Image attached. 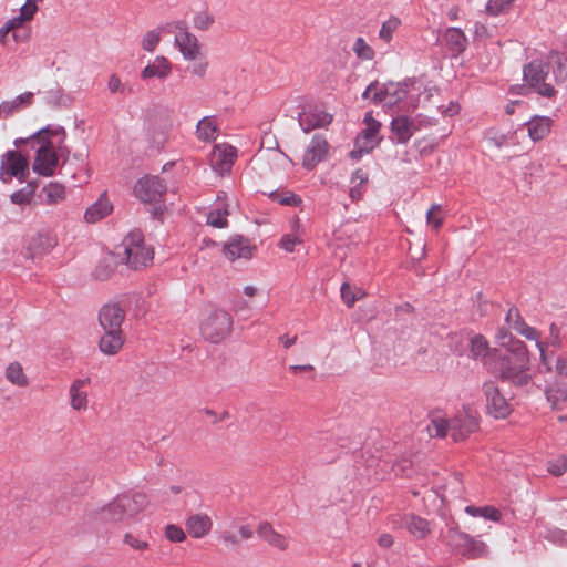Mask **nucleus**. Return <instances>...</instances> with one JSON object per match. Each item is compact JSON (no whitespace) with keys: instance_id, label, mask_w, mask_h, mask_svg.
<instances>
[{"instance_id":"obj_8","label":"nucleus","mask_w":567,"mask_h":567,"mask_svg":"<svg viewBox=\"0 0 567 567\" xmlns=\"http://www.w3.org/2000/svg\"><path fill=\"white\" fill-rule=\"evenodd\" d=\"M30 173L29 157L20 150H9L0 158V181L11 183L13 178L23 182Z\"/></svg>"},{"instance_id":"obj_48","label":"nucleus","mask_w":567,"mask_h":567,"mask_svg":"<svg viewBox=\"0 0 567 567\" xmlns=\"http://www.w3.org/2000/svg\"><path fill=\"white\" fill-rule=\"evenodd\" d=\"M161 41H162L161 30L159 29L150 30L143 35V38L141 40V47L144 51L152 53L155 51V49L161 43Z\"/></svg>"},{"instance_id":"obj_35","label":"nucleus","mask_w":567,"mask_h":567,"mask_svg":"<svg viewBox=\"0 0 567 567\" xmlns=\"http://www.w3.org/2000/svg\"><path fill=\"white\" fill-rule=\"evenodd\" d=\"M252 537V529L249 525H236L233 529L221 533L220 540L227 547H236L240 540H246Z\"/></svg>"},{"instance_id":"obj_44","label":"nucleus","mask_w":567,"mask_h":567,"mask_svg":"<svg viewBox=\"0 0 567 567\" xmlns=\"http://www.w3.org/2000/svg\"><path fill=\"white\" fill-rule=\"evenodd\" d=\"M402 21L400 18L391 16L382 23L378 33L379 39L384 43H390L393 39V34L399 30Z\"/></svg>"},{"instance_id":"obj_18","label":"nucleus","mask_w":567,"mask_h":567,"mask_svg":"<svg viewBox=\"0 0 567 567\" xmlns=\"http://www.w3.org/2000/svg\"><path fill=\"white\" fill-rule=\"evenodd\" d=\"M125 311L116 302L104 305L99 311V323L103 330L123 331Z\"/></svg>"},{"instance_id":"obj_54","label":"nucleus","mask_w":567,"mask_h":567,"mask_svg":"<svg viewBox=\"0 0 567 567\" xmlns=\"http://www.w3.org/2000/svg\"><path fill=\"white\" fill-rule=\"evenodd\" d=\"M165 537L172 543H182L186 539V533L184 529L175 524H168L165 527Z\"/></svg>"},{"instance_id":"obj_42","label":"nucleus","mask_w":567,"mask_h":567,"mask_svg":"<svg viewBox=\"0 0 567 567\" xmlns=\"http://www.w3.org/2000/svg\"><path fill=\"white\" fill-rule=\"evenodd\" d=\"M58 245V236L51 229H42L38 234V255H48Z\"/></svg>"},{"instance_id":"obj_43","label":"nucleus","mask_w":567,"mask_h":567,"mask_svg":"<svg viewBox=\"0 0 567 567\" xmlns=\"http://www.w3.org/2000/svg\"><path fill=\"white\" fill-rule=\"evenodd\" d=\"M35 196V181H30L27 183L24 187L14 192L10 196L11 203L16 205H27L30 204Z\"/></svg>"},{"instance_id":"obj_46","label":"nucleus","mask_w":567,"mask_h":567,"mask_svg":"<svg viewBox=\"0 0 567 567\" xmlns=\"http://www.w3.org/2000/svg\"><path fill=\"white\" fill-rule=\"evenodd\" d=\"M465 512L473 517L480 516L492 522H498L502 517L501 512L493 506L476 507L471 505L465 507Z\"/></svg>"},{"instance_id":"obj_2","label":"nucleus","mask_w":567,"mask_h":567,"mask_svg":"<svg viewBox=\"0 0 567 567\" xmlns=\"http://www.w3.org/2000/svg\"><path fill=\"white\" fill-rule=\"evenodd\" d=\"M66 133L60 125H49L38 130V175L53 176L59 167L69 157L65 145Z\"/></svg>"},{"instance_id":"obj_21","label":"nucleus","mask_w":567,"mask_h":567,"mask_svg":"<svg viewBox=\"0 0 567 567\" xmlns=\"http://www.w3.org/2000/svg\"><path fill=\"white\" fill-rule=\"evenodd\" d=\"M173 73V64L171 60L164 55H157L150 61L141 71L142 80L158 79L165 81Z\"/></svg>"},{"instance_id":"obj_24","label":"nucleus","mask_w":567,"mask_h":567,"mask_svg":"<svg viewBox=\"0 0 567 567\" xmlns=\"http://www.w3.org/2000/svg\"><path fill=\"white\" fill-rule=\"evenodd\" d=\"M417 130L414 120L406 115L396 116L391 122V131L401 144H406Z\"/></svg>"},{"instance_id":"obj_45","label":"nucleus","mask_w":567,"mask_h":567,"mask_svg":"<svg viewBox=\"0 0 567 567\" xmlns=\"http://www.w3.org/2000/svg\"><path fill=\"white\" fill-rule=\"evenodd\" d=\"M352 51L355 56L361 61H372L375 56L374 49L362 37L354 40Z\"/></svg>"},{"instance_id":"obj_55","label":"nucleus","mask_w":567,"mask_h":567,"mask_svg":"<svg viewBox=\"0 0 567 567\" xmlns=\"http://www.w3.org/2000/svg\"><path fill=\"white\" fill-rule=\"evenodd\" d=\"M193 62L194 63L188 68L190 74L198 79H203L206 75L209 66L208 61L202 54L199 59Z\"/></svg>"},{"instance_id":"obj_17","label":"nucleus","mask_w":567,"mask_h":567,"mask_svg":"<svg viewBox=\"0 0 567 567\" xmlns=\"http://www.w3.org/2000/svg\"><path fill=\"white\" fill-rule=\"evenodd\" d=\"M35 14V0H27L24 6L20 9V14L4 23L0 29V40L6 41L9 32H12L14 40L20 39V27L23 22L32 21Z\"/></svg>"},{"instance_id":"obj_27","label":"nucleus","mask_w":567,"mask_h":567,"mask_svg":"<svg viewBox=\"0 0 567 567\" xmlns=\"http://www.w3.org/2000/svg\"><path fill=\"white\" fill-rule=\"evenodd\" d=\"M496 339L498 342V346L504 349L508 354H520V362L525 361V352L527 351V348L525 343L513 337L512 333H509L504 328H501L496 334Z\"/></svg>"},{"instance_id":"obj_1","label":"nucleus","mask_w":567,"mask_h":567,"mask_svg":"<svg viewBox=\"0 0 567 567\" xmlns=\"http://www.w3.org/2000/svg\"><path fill=\"white\" fill-rule=\"evenodd\" d=\"M154 248L145 244L144 236L138 230L131 231L114 251L104 257L102 264L96 267L94 276L105 280L114 272L118 264L126 265L131 269L138 270L152 265Z\"/></svg>"},{"instance_id":"obj_6","label":"nucleus","mask_w":567,"mask_h":567,"mask_svg":"<svg viewBox=\"0 0 567 567\" xmlns=\"http://www.w3.org/2000/svg\"><path fill=\"white\" fill-rule=\"evenodd\" d=\"M233 323V318L226 310L207 308L202 311L199 329L207 341L219 343L231 334Z\"/></svg>"},{"instance_id":"obj_22","label":"nucleus","mask_w":567,"mask_h":567,"mask_svg":"<svg viewBox=\"0 0 567 567\" xmlns=\"http://www.w3.org/2000/svg\"><path fill=\"white\" fill-rule=\"evenodd\" d=\"M185 527L190 537L200 539L210 533L213 528V522L207 514L197 513L186 518Z\"/></svg>"},{"instance_id":"obj_23","label":"nucleus","mask_w":567,"mask_h":567,"mask_svg":"<svg viewBox=\"0 0 567 567\" xmlns=\"http://www.w3.org/2000/svg\"><path fill=\"white\" fill-rule=\"evenodd\" d=\"M90 384V379H75L69 389L70 404L73 410L85 411L89 405L86 388Z\"/></svg>"},{"instance_id":"obj_39","label":"nucleus","mask_w":567,"mask_h":567,"mask_svg":"<svg viewBox=\"0 0 567 567\" xmlns=\"http://www.w3.org/2000/svg\"><path fill=\"white\" fill-rule=\"evenodd\" d=\"M471 353L475 359L483 360L487 365L488 362H494V359L491 358V349L488 342L481 334L475 336L471 340Z\"/></svg>"},{"instance_id":"obj_59","label":"nucleus","mask_w":567,"mask_h":567,"mask_svg":"<svg viewBox=\"0 0 567 567\" xmlns=\"http://www.w3.org/2000/svg\"><path fill=\"white\" fill-rule=\"evenodd\" d=\"M567 471V458L560 456L548 463V472L555 476H560Z\"/></svg>"},{"instance_id":"obj_60","label":"nucleus","mask_w":567,"mask_h":567,"mask_svg":"<svg viewBox=\"0 0 567 567\" xmlns=\"http://www.w3.org/2000/svg\"><path fill=\"white\" fill-rule=\"evenodd\" d=\"M546 343L545 353L547 354V349L549 346L559 347L560 346V330L556 323H551L549 327V336L547 340L544 341Z\"/></svg>"},{"instance_id":"obj_63","label":"nucleus","mask_w":567,"mask_h":567,"mask_svg":"<svg viewBox=\"0 0 567 567\" xmlns=\"http://www.w3.org/2000/svg\"><path fill=\"white\" fill-rule=\"evenodd\" d=\"M363 186L364 185L352 184V187L350 188L349 192V196L352 199V202H358L362 198L364 192Z\"/></svg>"},{"instance_id":"obj_10","label":"nucleus","mask_w":567,"mask_h":567,"mask_svg":"<svg viewBox=\"0 0 567 567\" xmlns=\"http://www.w3.org/2000/svg\"><path fill=\"white\" fill-rule=\"evenodd\" d=\"M549 73V64L543 61H533L524 68V80L538 94L545 97H554L557 94L555 87L546 83Z\"/></svg>"},{"instance_id":"obj_34","label":"nucleus","mask_w":567,"mask_h":567,"mask_svg":"<svg viewBox=\"0 0 567 567\" xmlns=\"http://www.w3.org/2000/svg\"><path fill=\"white\" fill-rule=\"evenodd\" d=\"M113 210V205L105 195H101L99 199L92 204L85 212L84 218L87 223H96L105 218Z\"/></svg>"},{"instance_id":"obj_52","label":"nucleus","mask_w":567,"mask_h":567,"mask_svg":"<svg viewBox=\"0 0 567 567\" xmlns=\"http://www.w3.org/2000/svg\"><path fill=\"white\" fill-rule=\"evenodd\" d=\"M443 218L442 206L439 204H433L426 213L427 225L439 229L443 224Z\"/></svg>"},{"instance_id":"obj_9","label":"nucleus","mask_w":567,"mask_h":567,"mask_svg":"<svg viewBox=\"0 0 567 567\" xmlns=\"http://www.w3.org/2000/svg\"><path fill=\"white\" fill-rule=\"evenodd\" d=\"M363 123L365 128L358 135L354 148L350 152V157L355 161L371 152L381 141L378 136L381 123L373 117L372 112L365 113Z\"/></svg>"},{"instance_id":"obj_36","label":"nucleus","mask_w":567,"mask_h":567,"mask_svg":"<svg viewBox=\"0 0 567 567\" xmlns=\"http://www.w3.org/2000/svg\"><path fill=\"white\" fill-rule=\"evenodd\" d=\"M444 41L449 49L457 54L462 53L467 45L464 32L457 28H449L444 33Z\"/></svg>"},{"instance_id":"obj_41","label":"nucleus","mask_w":567,"mask_h":567,"mask_svg":"<svg viewBox=\"0 0 567 567\" xmlns=\"http://www.w3.org/2000/svg\"><path fill=\"white\" fill-rule=\"evenodd\" d=\"M6 379L11 384L20 388L29 384V379L24 373L22 365L17 361L8 364L6 369Z\"/></svg>"},{"instance_id":"obj_29","label":"nucleus","mask_w":567,"mask_h":567,"mask_svg":"<svg viewBox=\"0 0 567 567\" xmlns=\"http://www.w3.org/2000/svg\"><path fill=\"white\" fill-rule=\"evenodd\" d=\"M39 197L42 204L58 205L66 197L65 186L59 182H50L42 187Z\"/></svg>"},{"instance_id":"obj_15","label":"nucleus","mask_w":567,"mask_h":567,"mask_svg":"<svg viewBox=\"0 0 567 567\" xmlns=\"http://www.w3.org/2000/svg\"><path fill=\"white\" fill-rule=\"evenodd\" d=\"M237 158V150L226 143L217 144L210 153V166L219 175L230 172Z\"/></svg>"},{"instance_id":"obj_11","label":"nucleus","mask_w":567,"mask_h":567,"mask_svg":"<svg viewBox=\"0 0 567 567\" xmlns=\"http://www.w3.org/2000/svg\"><path fill=\"white\" fill-rule=\"evenodd\" d=\"M505 320L509 328L526 339L536 341V347L540 352V361L547 367V370H551V368L548 365L547 357L545 353L546 343L540 342V332L534 327L528 326L520 316L519 310L515 307L508 309Z\"/></svg>"},{"instance_id":"obj_31","label":"nucleus","mask_w":567,"mask_h":567,"mask_svg":"<svg viewBox=\"0 0 567 567\" xmlns=\"http://www.w3.org/2000/svg\"><path fill=\"white\" fill-rule=\"evenodd\" d=\"M553 121L548 116H534L527 123L528 136L534 141L538 142L544 140L550 132Z\"/></svg>"},{"instance_id":"obj_49","label":"nucleus","mask_w":567,"mask_h":567,"mask_svg":"<svg viewBox=\"0 0 567 567\" xmlns=\"http://www.w3.org/2000/svg\"><path fill=\"white\" fill-rule=\"evenodd\" d=\"M549 63H554L556 65V70L554 71L555 81L557 83L566 82L567 66L565 65L561 55L557 52H551L549 56Z\"/></svg>"},{"instance_id":"obj_64","label":"nucleus","mask_w":567,"mask_h":567,"mask_svg":"<svg viewBox=\"0 0 567 567\" xmlns=\"http://www.w3.org/2000/svg\"><path fill=\"white\" fill-rule=\"evenodd\" d=\"M377 542L382 548H390L394 543L393 537L388 533L381 534Z\"/></svg>"},{"instance_id":"obj_62","label":"nucleus","mask_w":567,"mask_h":567,"mask_svg":"<svg viewBox=\"0 0 567 567\" xmlns=\"http://www.w3.org/2000/svg\"><path fill=\"white\" fill-rule=\"evenodd\" d=\"M368 182V174L361 168L353 172L351 176V184L365 185Z\"/></svg>"},{"instance_id":"obj_13","label":"nucleus","mask_w":567,"mask_h":567,"mask_svg":"<svg viewBox=\"0 0 567 567\" xmlns=\"http://www.w3.org/2000/svg\"><path fill=\"white\" fill-rule=\"evenodd\" d=\"M445 538L454 546L462 547L463 554L470 558L482 557L487 551L486 545L483 542L460 532L457 528H450Z\"/></svg>"},{"instance_id":"obj_19","label":"nucleus","mask_w":567,"mask_h":567,"mask_svg":"<svg viewBox=\"0 0 567 567\" xmlns=\"http://www.w3.org/2000/svg\"><path fill=\"white\" fill-rule=\"evenodd\" d=\"M333 120L332 114L320 107H310L299 115V125L305 133L328 126Z\"/></svg>"},{"instance_id":"obj_3","label":"nucleus","mask_w":567,"mask_h":567,"mask_svg":"<svg viewBox=\"0 0 567 567\" xmlns=\"http://www.w3.org/2000/svg\"><path fill=\"white\" fill-rule=\"evenodd\" d=\"M422 84L412 79L403 82L388 81L380 83L374 81L368 85L362 93L363 99H370L375 104H383L392 107L402 101H408L409 107L412 110L417 107V96L421 92Z\"/></svg>"},{"instance_id":"obj_16","label":"nucleus","mask_w":567,"mask_h":567,"mask_svg":"<svg viewBox=\"0 0 567 567\" xmlns=\"http://www.w3.org/2000/svg\"><path fill=\"white\" fill-rule=\"evenodd\" d=\"M483 392L486 396V406L489 414L496 419H504L511 413L509 404L493 382H485Z\"/></svg>"},{"instance_id":"obj_56","label":"nucleus","mask_w":567,"mask_h":567,"mask_svg":"<svg viewBox=\"0 0 567 567\" xmlns=\"http://www.w3.org/2000/svg\"><path fill=\"white\" fill-rule=\"evenodd\" d=\"M107 89L113 94H126L130 91L115 73L109 78Z\"/></svg>"},{"instance_id":"obj_5","label":"nucleus","mask_w":567,"mask_h":567,"mask_svg":"<svg viewBox=\"0 0 567 567\" xmlns=\"http://www.w3.org/2000/svg\"><path fill=\"white\" fill-rule=\"evenodd\" d=\"M478 427L477 413L470 408L458 411L452 419L434 415L429 425L431 435L445 437L447 434L455 441H464Z\"/></svg>"},{"instance_id":"obj_57","label":"nucleus","mask_w":567,"mask_h":567,"mask_svg":"<svg viewBox=\"0 0 567 567\" xmlns=\"http://www.w3.org/2000/svg\"><path fill=\"white\" fill-rule=\"evenodd\" d=\"M123 542L128 545L132 549L137 551H145L150 548V544L143 539L135 537L131 533L124 535Z\"/></svg>"},{"instance_id":"obj_53","label":"nucleus","mask_w":567,"mask_h":567,"mask_svg":"<svg viewBox=\"0 0 567 567\" xmlns=\"http://www.w3.org/2000/svg\"><path fill=\"white\" fill-rule=\"evenodd\" d=\"M513 2L514 0H488L485 10L489 16H498L505 12Z\"/></svg>"},{"instance_id":"obj_40","label":"nucleus","mask_w":567,"mask_h":567,"mask_svg":"<svg viewBox=\"0 0 567 567\" xmlns=\"http://www.w3.org/2000/svg\"><path fill=\"white\" fill-rule=\"evenodd\" d=\"M406 529L416 538H425L431 532L429 522L422 517L411 515L405 518Z\"/></svg>"},{"instance_id":"obj_4","label":"nucleus","mask_w":567,"mask_h":567,"mask_svg":"<svg viewBox=\"0 0 567 567\" xmlns=\"http://www.w3.org/2000/svg\"><path fill=\"white\" fill-rule=\"evenodd\" d=\"M145 494L135 493L116 496L106 505L91 512L92 518L103 523H118L132 518L147 507Z\"/></svg>"},{"instance_id":"obj_51","label":"nucleus","mask_w":567,"mask_h":567,"mask_svg":"<svg viewBox=\"0 0 567 567\" xmlns=\"http://www.w3.org/2000/svg\"><path fill=\"white\" fill-rule=\"evenodd\" d=\"M215 22L214 16L208 11H199L193 18L194 28L200 31L208 30Z\"/></svg>"},{"instance_id":"obj_37","label":"nucleus","mask_w":567,"mask_h":567,"mask_svg":"<svg viewBox=\"0 0 567 567\" xmlns=\"http://www.w3.org/2000/svg\"><path fill=\"white\" fill-rule=\"evenodd\" d=\"M217 122L213 116L202 118L196 126V135L203 142H212L217 137Z\"/></svg>"},{"instance_id":"obj_50","label":"nucleus","mask_w":567,"mask_h":567,"mask_svg":"<svg viewBox=\"0 0 567 567\" xmlns=\"http://www.w3.org/2000/svg\"><path fill=\"white\" fill-rule=\"evenodd\" d=\"M269 196L274 202L285 206H298L302 202L298 195L289 190L282 193L275 192Z\"/></svg>"},{"instance_id":"obj_30","label":"nucleus","mask_w":567,"mask_h":567,"mask_svg":"<svg viewBox=\"0 0 567 567\" xmlns=\"http://www.w3.org/2000/svg\"><path fill=\"white\" fill-rule=\"evenodd\" d=\"M303 228L300 219L295 217L290 221V233L282 236L280 239L279 246L288 251L292 252L297 245H301L303 243Z\"/></svg>"},{"instance_id":"obj_47","label":"nucleus","mask_w":567,"mask_h":567,"mask_svg":"<svg viewBox=\"0 0 567 567\" xmlns=\"http://www.w3.org/2000/svg\"><path fill=\"white\" fill-rule=\"evenodd\" d=\"M364 291L359 287H353L348 282L341 286V298L348 307H352L355 301L364 298Z\"/></svg>"},{"instance_id":"obj_14","label":"nucleus","mask_w":567,"mask_h":567,"mask_svg":"<svg viewBox=\"0 0 567 567\" xmlns=\"http://www.w3.org/2000/svg\"><path fill=\"white\" fill-rule=\"evenodd\" d=\"M329 152V144L324 136L315 135L306 146L301 157L303 168L311 171L320 162L324 161Z\"/></svg>"},{"instance_id":"obj_28","label":"nucleus","mask_w":567,"mask_h":567,"mask_svg":"<svg viewBox=\"0 0 567 567\" xmlns=\"http://www.w3.org/2000/svg\"><path fill=\"white\" fill-rule=\"evenodd\" d=\"M33 97L34 95L32 92H25L10 101L2 102L0 104V117L7 118L31 106L33 103Z\"/></svg>"},{"instance_id":"obj_7","label":"nucleus","mask_w":567,"mask_h":567,"mask_svg":"<svg viewBox=\"0 0 567 567\" xmlns=\"http://www.w3.org/2000/svg\"><path fill=\"white\" fill-rule=\"evenodd\" d=\"M488 367L501 379L515 385H525L530 380L528 352H525L524 362H520V354H506L494 362H488Z\"/></svg>"},{"instance_id":"obj_61","label":"nucleus","mask_w":567,"mask_h":567,"mask_svg":"<svg viewBox=\"0 0 567 567\" xmlns=\"http://www.w3.org/2000/svg\"><path fill=\"white\" fill-rule=\"evenodd\" d=\"M166 31L169 33L182 34L183 32H189L185 21H174L167 23L165 27Z\"/></svg>"},{"instance_id":"obj_38","label":"nucleus","mask_w":567,"mask_h":567,"mask_svg":"<svg viewBox=\"0 0 567 567\" xmlns=\"http://www.w3.org/2000/svg\"><path fill=\"white\" fill-rule=\"evenodd\" d=\"M546 398L553 409L561 410L567 403V388L559 383L551 384L546 390Z\"/></svg>"},{"instance_id":"obj_26","label":"nucleus","mask_w":567,"mask_h":567,"mask_svg":"<svg viewBox=\"0 0 567 567\" xmlns=\"http://www.w3.org/2000/svg\"><path fill=\"white\" fill-rule=\"evenodd\" d=\"M124 342L123 331L104 330L99 341V349L105 355H115L122 350Z\"/></svg>"},{"instance_id":"obj_32","label":"nucleus","mask_w":567,"mask_h":567,"mask_svg":"<svg viewBox=\"0 0 567 567\" xmlns=\"http://www.w3.org/2000/svg\"><path fill=\"white\" fill-rule=\"evenodd\" d=\"M218 205L207 216V224L215 228H225L228 226L227 217L229 215L228 203H226V193H220L217 196Z\"/></svg>"},{"instance_id":"obj_58","label":"nucleus","mask_w":567,"mask_h":567,"mask_svg":"<svg viewBox=\"0 0 567 567\" xmlns=\"http://www.w3.org/2000/svg\"><path fill=\"white\" fill-rule=\"evenodd\" d=\"M548 365L551 368L550 371H555L557 374L560 375H567V353L560 354L556 358L555 365L553 367L550 364L549 358L547 357ZM542 364L545 367V370H547V367L542 362Z\"/></svg>"},{"instance_id":"obj_25","label":"nucleus","mask_w":567,"mask_h":567,"mask_svg":"<svg viewBox=\"0 0 567 567\" xmlns=\"http://www.w3.org/2000/svg\"><path fill=\"white\" fill-rule=\"evenodd\" d=\"M255 247L243 237H234L224 246V254L229 260L239 258L249 259Z\"/></svg>"},{"instance_id":"obj_12","label":"nucleus","mask_w":567,"mask_h":567,"mask_svg":"<svg viewBox=\"0 0 567 567\" xmlns=\"http://www.w3.org/2000/svg\"><path fill=\"white\" fill-rule=\"evenodd\" d=\"M166 185L157 176H144L134 187L135 196L143 203H159L166 194Z\"/></svg>"},{"instance_id":"obj_20","label":"nucleus","mask_w":567,"mask_h":567,"mask_svg":"<svg viewBox=\"0 0 567 567\" xmlns=\"http://www.w3.org/2000/svg\"><path fill=\"white\" fill-rule=\"evenodd\" d=\"M174 44L185 61H195L202 55V44L197 37L190 32L175 34Z\"/></svg>"},{"instance_id":"obj_33","label":"nucleus","mask_w":567,"mask_h":567,"mask_svg":"<svg viewBox=\"0 0 567 567\" xmlns=\"http://www.w3.org/2000/svg\"><path fill=\"white\" fill-rule=\"evenodd\" d=\"M258 535L270 546L279 550H287L289 547V538L276 532L268 523H264L259 526Z\"/></svg>"}]
</instances>
